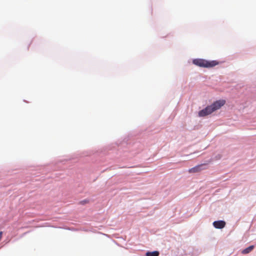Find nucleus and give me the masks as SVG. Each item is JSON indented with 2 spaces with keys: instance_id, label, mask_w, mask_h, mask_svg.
Instances as JSON below:
<instances>
[{
  "instance_id": "1",
  "label": "nucleus",
  "mask_w": 256,
  "mask_h": 256,
  "mask_svg": "<svg viewBox=\"0 0 256 256\" xmlns=\"http://www.w3.org/2000/svg\"><path fill=\"white\" fill-rule=\"evenodd\" d=\"M192 62L196 66L203 68H212L218 64L216 60L208 61L204 59H194Z\"/></svg>"
},
{
  "instance_id": "2",
  "label": "nucleus",
  "mask_w": 256,
  "mask_h": 256,
  "mask_svg": "<svg viewBox=\"0 0 256 256\" xmlns=\"http://www.w3.org/2000/svg\"><path fill=\"white\" fill-rule=\"evenodd\" d=\"M214 112V111L213 110L212 106L210 105L206 106L205 108L200 110L198 112V116L202 117L205 116H206L211 114Z\"/></svg>"
},
{
  "instance_id": "3",
  "label": "nucleus",
  "mask_w": 256,
  "mask_h": 256,
  "mask_svg": "<svg viewBox=\"0 0 256 256\" xmlns=\"http://www.w3.org/2000/svg\"><path fill=\"white\" fill-rule=\"evenodd\" d=\"M226 104V100H220L216 101L211 104L213 110L214 112L220 109L222 106H224Z\"/></svg>"
},
{
  "instance_id": "4",
  "label": "nucleus",
  "mask_w": 256,
  "mask_h": 256,
  "mask_svg": "<svg viewBox=\"0 0 256 256\" xmlns=\"http://www.w3.org/2000/svg\"><path fill=\"white\" fill-rule=\"evenodd\" d=\"M206 165V164H202L199 165H198L192 168H191L188 170V172L190 173H196L199 172L201 170L206 169L204 166Z\"/></svg>"
},
{
  "instance_id": "5",
  "label": "nucleus",
  "mask_w": 256,
  "mask_h": 256,
  "mask_svg": "<svg viewBox=\"0 0 256 256\" xmlns=\"http://www.w3.org/2000/svg\"><path fill=\"white\" fill-rule=\"evenodd\" d=\"M213 226L216 228L221 229L225 226L226 222L223 220L215 221L213 222Z\"/></svg>"
},
{
  "instance_id": "6",
  "label": "nucleus",
  "mask_w": 256,
  "mask_h": 256,
  "mask_svg": "<svg viewBox=\"0 0 256 256\" xmlns=\"http://www.w3.org/2000/svg\"><path fill=\"white\" fill-rule=\"evenodd\" d=\"M254 246H248V248L244 249L242 251V254H247L249 253L250 252L254 249Z\"/></svg>"
},
{
  "instance_id": "7",
  "label": "nucleus",
  "mask_w": 256,
  "mask_h": 256,
  "mask_svg": "<svg viewBox=\"0 0 256 256\" xmlns=\"http://www.w3.org/2000/svg\"><path fill=\"white\" fill-rule=\"evenodd\" d=\"M158 255L159 252L158 251L148 252L146 253V256H158Z\"/></svg>"
},
{
  "instance_id": "8",
  "label": "nucleus",
  "mask_w": 256,
  "mask_h": 256,
  "mask_svg": "<svg viewBox=\"0 0 256 256\" xmlns=\"http://www.w3.org/2000/svg\"><path fill=\"white\" fill-rule=\"evenodd\" d=\"M87 202H88V200H84L82 201V202H80V203L82 204H86V203H87Z\"/></svg>"
},
{
  "instance_id": "9",
  "label": "nucleus",
  "mask_w": 256,
  "mask_h": 256,
  "mask_svg": "<svg viewBox=\"0 0 256 256\" xmlns=\"http://www.w3.org/2000/svg\"><path fill=\"white\" fill-rule=\"evenodd\" d=\"M2 232H0V240H1V239L2 238Z\"/></svg>"
}]
</instances>
